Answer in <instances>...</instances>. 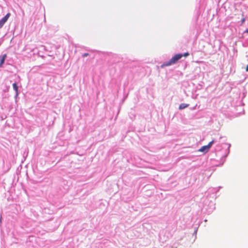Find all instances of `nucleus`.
I'll list each match as a JSON object with an SVG mask.
<instances>
[{"label": "nucleus", "mask_w": 248, "mask_h": 248, "mask_svg": "<svg viewBox=\"0 0 248 248\" xmlns=\"http://www.w3.org/2000/svg\"><path fill=\"white\" fill-rule=\"evenodd\" d=\"M10 15L11 14L10 13H7L4 17L0 20V29L2 27L5 23L7 21Z\"/></svg>", "instance_id": "7ed1b4c3"}, {"label": "nucleus", "mask_w": 248, "mask_h": 248, "mask_svg": "<svg viewBox=\"0 0 248 248\" xmlns=\"http://www.w3.org/2000/svg\"><path fill=\"white\" fill-rule=\"evenodd\" d=\"M13 89L16 92V94L18 93V87L17 86V84L16 83H14L13 84Z\"/></svg>", "instance_id": "423d86ee"}, {"label": "nucleus", "mask_w": 248, "mask_h": 248, "mask_svg": "<svg viewBox=\"0 0 248 248\" xmlns=\"http://www.w3.org/2000/svg\"><path fill=\"white\" fill-rule=\"evenodd\" d=\"M241 21H242V23H243L245 21V19L244 18L242 19Z\"/></svg>", "instance_id": "9d476101"}, {"label": "nucleus", "mask_w": 248, "mask_h": 248, "mask_svg": "<svg viewBox=\"0 0 248 248\" xmlns=\"http://www.w3.org/2000/svg\"><path fill=\"white\" fill-rule=\"evenodd\" d=\"M246 71L248 72V64L247 65L246 68Z\"/></svg>", "instance_id": "1a4fd4ad"}, {"label": "nucleus", "mask_w": 248, "mask_h": 248, "mask_svg": "<svg viewBox=\"0 0 248 248\" xmlns=\"http://www.w3.org/2000/svg\"><path fill=\"white\" fill-rule=\"evenodd\" d=\"M214 142V140H213L210 142L208 145L202 146L199 150V151L201 152L207 153L209 150V149L212 146V144Z\"/></svg>", "instance_id": "f03ea898"}, {"label": "nucleus", "mask_w": 248, "mask_h": 248, "mask_svg": "<svg viewBox=\"0 0 248 248\" xmlns=\"http://www.w3.org/2000/svg\"><path fill=\"white\" fill-rule=\"evenodd\" d=\"M88 55H89L88 53H84V54H83V57H86V56H87Z\"/></svg>", "instance_id": "6e6552de"}, {"label": "nucleus", "mask_w": 248, "mask_h": 248, "mask_svg": "<svg viewBox=\"0 0 248 248\" xmlns=\"http://www.w3.org/2000/svg\"><path fill=\"white\" fill-rule=\"evenodd\" d=\"M7 55L6 54L0 56V67L2 66L3 64L4 63L5 60L6 58Z\"/></svg>", "instance_id": "20e7f679"}, {"label": "nucleus", "mask_w": 248, "mask_h": 248, "mask_svg": "<svg viewBox=\"0 0 248 248\" xmlns=\"http://www.w3.org/2000/svg\"><path fill=\"white\" fill-rule=\"evenodd\" d=\"M245 32H248V30H246Z\"/></svg>", "instance_id": "9b49d317"}, {"label": "nucleus", "mask_w": 248, "mask_h": 248, "mask_svg": "<svg viewBox=\"0 0 248 248\" xmlns=\"http://www.w3.org/2000/svg\"><path fill=\"white\" fill-rule=\"evenodd\" d=\"M182 55H183V56L186 57H187L189 55V54L188 52H186V53H185L184 54H183Z\"/></svg>", "instance_id": "0eeeda50"}, {"label": "nucleus", "mask_w": 248, "mask_h": 248, "mask_svg": "<svg viewBox=\"0 0 248 248\" xmlns=\"http://www.w3.org/2000/svg\"><path fill=\"white\" fill-rule=\"evenodd\" d=\"M183 57L182 54H177L172 57L168 62H164L162 67L168 66L172 64H174L177 62Z\"/></svg>", "instance_id": "f257e3e1"}, {"label": "nucleus", "mask_w": 248, "mask_h": 248, "mask_svg": "<svg viewBox=\"0 0 248 248\" xmlns=\"http://www.w3.org/2000/svg\"><path fill=\"white\" fill-rule=\"evenodd\" d=\"M188 106V104H181L179 107V108L180 109H184Z\"/></svg>", "instance_id": "39448f33"}]
</instances>
